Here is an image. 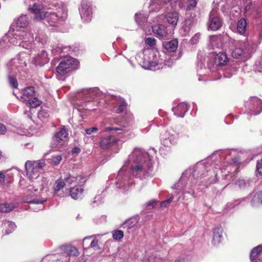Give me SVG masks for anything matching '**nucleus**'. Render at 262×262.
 Wrapping results in <instances>:
<instances>
[{
  "label": "nucleus",
  "mask_w": 262,
  "mask_h": 262,
  "mask_svg": "<svg viewBox=\"0 0 262 262\" xmlns=\"http://www.w3.org/2000/svg\"><path fill=\"white\" fill-rule=\"evenodd\" d=\"M239 160L237 152L234 149L216 151L208 158L206 162H198L194 168L185 170L173 188L194 196L193 184L195 183V177H198L200 174V179H204L203 181H206L204 185L207 187L216 182L219 171L224 173L223 176L227 179L232 164Z\"/></svg>",
  "instance_id": "f257e3e1"
},
{
  "label": "nucleus",
  "mask_w": 262,
  "mask_h": 262,
  "mask_svg": "<svg viewBox=\"0 0 262 262\" xmlns=\"http://www.w3.org/2000/svg\"><path fill=\"white\" fill-rule=\"evenodd\" d=\"M150 160L147 152L135 148L118 172L116 182L118 188L127 190L134 184L132 176L140 178L145 176L150 168Z\"/></svg>",
  "instance_id": "f03ea898"
},
{
  "label": "nucleus",
  "mask_w": 262,
  "mask_h": 262,
  "mask_svg": "<svg viewBox=\"0 0 262 262\" xmlns=\"http://www.w3.org/2000/svg\"><path fill=\"white\" fill-rule=\"evenodd\" d=\"M14 46L21 47L26 49L27 53L20 52L16 57L12 58L8 64V68L12 74L19 73L25 76L27 68L26 61L29 59V55L34 45L33 34L27 32L26 30L17 29L11 37L9 33L8 36H4L0 40V47L3 48L9 46L8 43Z\"/></svg>",
  "instance_id": "7ed1b4c3"
},
{
  "label": "nucleus",
  "mask_w": 262,
  "mask_h": 262,
  "mask_svg": "<svg viewBox=\"0 0 262 262\" xmlns=\"http://www.w3.org/2000/svg\"><path fill=\"white\" fill-rule=\"evenodd\" d=\"M46 164L43 160L27 161L25 163L27 175L30 179V183H27L25 180L22 179L19 181V185L23 189H26L27 195L30 199L27 202L30 204H42L47 200L44 196L45 186L42 183V178L39 176L43 170Z\"/></svg>",
  "instance_id": "20e7f679"
},
{
  "label": "nucleus",
  "mask_w": 262,
  "mask_h": 262,
  "mask_svg": "<svg viewBox=\"0 0 262 262\" xmlns=\"http://www.w3.org/2000/svg\"><path fill=\"white\" fill-rule=\"evenodd\" d=\"M79 97L81 98L80 106L85 110L91 111L95 110L94 106H97L100 102L98 100L104 99V101L106 102L110 98L111 102L110 104H114L116 103L118 105L114 107V111L117 113H121L126 110V103L120 98L116 96L105 95L100 90L97 88H91L89 89L83 90L81 93L79 94Z\"/></svg>",
  "instance_id": "39448f33"
},
{
  "label": "nucleus",
  "mask_w": 262,
  "mask_h": 262,
  "mask_svg": "<svg viewBox=\"0 0 262 262\" xmlns=\"http://www.w3.org/2000/svg\"><path fill=\"white\" fill-rule=\"evenodd\" d=\"M79 61L71 57H65L56 68V77L59 80H64L66 77L73 71L77 69Z\"/></svg>",
  "instance_id": "423d86ee"
},
{
  "label": "nucleus",
  "mask_w": 262,
  "mask_h": 262,
  "mask_svg": "<svg viewBox=\"0 0 262 262\" xmlns=\"http://www.w3.org/2000/svg\"><path fill=\"white\" fill-rule=\"evenodd\" d=\"M254 50V45L249 40L239 41L236 43L231 55L234 58L246 60L251 56Z\"/></svg>",
  "instance_id": "0eeeda50"
},
{
  "label": "nucleus",
  "mask_w": 262,
  "mask_h": 262,
  "mask_svg": "<svg viewBox=\"0 0 262 262\" xmlns=\"http://www.w3.org/2000/svg\"><path fill=\"white\" fill-rule=\"evenodd\" d=\"M67 16L66 11H58V13L42 12L36 17V21H42L47 26L57 27L60 20H64Z\"/></svg>",
  "instance_id": "6e6552de"
},
{
  "label": "nucleus",
  "mask_w": 262,
  "mask_h": 262,
  "mask_svg": "<svg viewBox=\"0 0 262 262\" xmlns=\"http://www.w3.org/2000/svg\"><path fill=\"white\" fill-rule=\"evenodd\" d=\"M21 101L30 108H35L39 106L41 101L35 97L34 88L29 86L22 91Z\"/></svg>",
  "instance_id": "1a4fd4ad"
},
{
  "label": "nucleus",
  "mask_w": 262,
  "mask_h": 262,
  "mask_svg": "<svg viewBox=\"0 0 262 262\" xmlns=\"http://www.w3.org/2000/svg\"><path fill=\"white\" fill-rule=\"evenodd\" d=\"M162 143L165 146L174 145L177 143L178 135L172 129L165 130L162 133L160 137Z\"/></svg>",
  "instance_id": "9d476101"
},
{
  "label": "nucleus",
  "mask_w": 262,
  "mask_h": 262,
  "mask_svg": "<svg viewBox=\"0 0 262 262\" xmlns=\"http://www.w3.org/2000/svg\"><path fill=\"white\" fill-rule=\"evenodd\" d=\"M68 135V133L65 129H60L56 133L55 136L52 138L51 147L53 148H59L67 141Z\"/></svg>",
  "instance_id": "9b49d317"
},
{
  "label": "nucleus",
  "mask_w": 262,
  "mask_h": 262,
  "mask_svg": "<svg viewBox=\"0 0 262 262\" xmlns=\"http://www.w3.org/2000/svg\"><path fill=\"white\" fill-rule=\"evenodd\" d=\"M79 13L83 21H90L92 17L91 3L85 0H83L81 2V8L79 9Z\"/></svg>",
  "instance_id": "f8f14e48"
},
{
  "label": "nucleus",
  "mask_w": 262,
  "mask_h": 262,
  "mask_svg": "<svg viewBox=\"0 0 262 262\" xmlns=\"http://www.w3.org/2000/svg\"><path fill=\"white\" fill-rule=\"evenodd\" d=\"M208 27L212 30H219L222 26V20L219 16L216 9L213 8L209 14Z\"/></svg>",
  "instance_id": "ddd939ff"
},
{
  "label": "nucleus",
  "mask_w": 262,
  "mask_h": 262,
  "mask_svg": "<svg viewBox=\"0 0 262 262\" xmlns=\"http://www.w3.org/2000/svg\"><path fill=\"white\" fill-rule=\"evenodd\" d=\"M152 56L153 59L150 57L149 59H144V62H147L150 69L154 70H158L162 69V60L159 58V53L158 52L151 51L149 53Z\"/></svg>",
  "instance_id": "4468645a"
},
{
  "label": "nucleus",
  "mask_w": 262,
  "mask_h": 262,
  "mask_svg": "<svg viewBox=\"0 0 262 262\" xmlns=\"http://www.w3.org/2000/svg\"><path fill=\"white\" fill-rule=\"evenodd\" d=\"M250 113L251 115H256L262 111L261 100L256 97H252L250 99Z\"/></svg>",
  "instance_id": "2eb2a0df"
},
{
  "label": "nucleus",
  "mask_w": 262,
  "mask_h": 262,
  "mask_svg": "<svg viewBox=\"0 0 262 262\" xmlns=\"http://www.w3.org/2000/svg\"><path fill=\"white\" fill-rule=\"evenodd\" d=\"M49 61L47 52L42 50L39 51L33 59V63L36 66L41 67L47 63Z\"/></svg>",
  "instance_id": "dca6fc26"
},
{
  "label": "nucleus",
  "mask_w": 262,
  "mask_h": 262,
  "mask_svg": "<svg viewBox=\"0 0 262 262\" xmlns=\"http://www.w3.org/2000/svg\"><path fill=\"white\" fill-rule=\"evenodd\" d=\"M223 45V37L222 35H213L209 36L208 48L209 50L215 48L220 49Z\"/></svg>",
  "instance_id": "f3484780"
},
{
  "label": "nucleus",
  "mask_w": 262,
  "mask_h": 262,
  "mask_svg": "<svg viewBox=\"0 0 262 262\" xmlns=\"http://www.w3.org/2000/svg\"><path fill=\"white\" fill-rule=\"evenodd\" d=\"M63 180L65 183H66L71 185L74 182L79 183H84L86 181V177H83L80 174L76 177L74 174L66 173Z\"/></svg>",
  "instance_id": "a211bd4d"
},
{
  "label": "nucleus",
  "mask_w": 262,
  "mask_h": 262,
  "mask_svg": "<svg viewBox=\"0 0 262 262\" xmlns=\"http://www.w3.org/2000/svg\"><path fill=\"white\" fill-rule=\"evenodd\" d=\"M108 123L111 124L112 126L105 127V130L106 132L114 131L115 132L121 130H126L125 128L129 126L131 123L130 122H128L126 123L125 125H118L117 124V121L115 119H113L112 120L109 121Z\"/></svg>",
  "instance_id": "6ab92c4d"
},
{
  "label": "nucleus",
  "mask_w": 262,
  "mask_h": 262,
  "mask_svg": "<svg viewBox=\"0 0 262 262\" xmlns=\"http://www.w3.org/2000/svg\"><path fill=\"white\" fill-rule=\"evenodd\" d=\"M155 35L160 39H163L167 35V30L166 27L162 24H158L152 27Z\"/></svg>",
  "instance_id": "aec40b11"
},
{
  "label": "nucleus",
  "mask_w": 262,
  "mask_h": 262,
  "mask_svg": "<svg viewBox=\"0 0 262 262\" xmlns=\"http://www.w3.org/2000/svg\"><path fill=\"white\" fill-rule=\"evenodd\" d=\"M117 142V139L113 136H107L101 138L100 146L102 149H107Z\"/></svg>",
  "instance_id": "412c9836"
},
{
  "label": "nucleus",
  "mask_w": 262,
  "mask_h": 262,
  "mask_svg": "<svg viewBox=\"0 0 262 262\" xmlns=\"http://www.w3.org/2000/svg\"><path fill=\"white\" fill-rule=\"evenodd\" d=\"M188 110V105L184 102L179 104L176 107L172 108L174 115L181 118L185 116Z\"/></svg>",
  "instance_id": "4be33fe9"
},
{
  "label": "nucleus",
  "mask_w": 262,
  "mask_h": 262,
  "mask_svg": "<svg viewBox=\"0 0 262 262\" xmlns=\"http://www.w3.org/2000/svg\"><path fill=\"white\" fill-rule=\"evenodd\" d=\"M251 205L258 207L262 205V191H254L251 194Z\"/></svg>",
  "instance_id": "5701e85b"
},
{
  "label": "nucleus",
  "mask_w": 262,
  "mask_h": 262,
  "mask_svg": "<svg viewBox=\"0 0 262 262\" xmlns=\"http://www.w3.org/2000/svg\"><path fill=\"white\" fill-rule=\"evenodd\" d=\"M63 253L68 256H78L79 252L77 249L71 245H63L61 247Z\"/></svg>",
  "instance_id": "b1692460"
},
{
  "label": "nucleus",
  "mask_w": 262,
  "mask_h": 262,
  "mask_svg": "<svg viewBox=\"0 0 262 262\" xmlns=\"http://www.w3.org/2000/svg\"><path fill=\"white\" fill-rule=\"evenodd\" d=\"M83 189L80 186H75L71 188L70 194L74 200L81 199L83 197Z\"/></svg>",
  "instance_id": "393cba45"
},
{
  "label": "nucleus",
  "mask_w": 262,
  "mask_h": 262,
  "mask_svg": "<svg viewBox=\"0 0 262 262\" xmlns=\"http://www.w3.org/2000/svg\"><path fill=\"white\" fill-rule=\"evenodd\" d=\"M223 228L221 227H216L213 231L212 243L216 245L220 243L223 238Z\"/></svg>",
  "instance_id": "a878e982"
},
{
  "label": "nucleus",
  "mask_w": 262,
  "mask_h": 262,
  "mask_svg": "<svg viewBox=\"0 0 262 262\" xmlns=\"http://www.w3.org/2000/svg\"><path fill=\"white\" fill-rule=\"evenodd\" d=\"M139 218L138 216H134L129 219L125 220L121 225V227L123 228L127 229L134 227L139 222Z\"/></svg>",
  "instance_id": "bb28decb"
},
{
  "label": "nucleus",
  "mask_w": 262,
  "mask_h": 262,
  "mask_svg": "<svg viewBox=\"0 0 262 262\" xmlns=\"http://www.w3.org/2000/svg\"><path fill=\"white\" fill-rule=\"evenodd\" d=\"M29 23L28 17L25 14H21L15 20L16 27L19 28H25L28 26Z\"/></svg>",
  "instance_id": "cd10ccee"
},
{
  "label": "nucleus",
  "mask_w": 262,
  "mask_h": 262,
  "mask_svg": "<svg viewBox=\"0 0 262 262\" xmlns=\"http://www.w3.org/2000/svg\"><path fill=\"white\" fill-rule=\"evenodd\" d=\"M165 18L169 24L174 27L177 25L179 19V14L176 12H169L166 14Z\"/></svg>",
  "instance_id": "c85d7f7f"
},
{
  "label": "nucleus",
  "mask_w": 262,
  "mask_h": 262,
  "mask_svg": "<svg viewBox=\"0 0 262 262\" xmlns=\"http://www.w3.org/2000/svg\"><path fill=\"white\" fill-rule=\"evenodd\" d=\"M213 58L220 67L225 65L228 61L227 55L224 52H220Z\"/></svg>",
  "instance_id": "c756f323"
},
{
  "label": "nucleus",
  "mask_w": 262,
  "mask_h": 262,
  "mask_svg": "<svg viewBox=\"0 0 262 262\" xmlns=\"http://www.w3.org/2000/svg\"><path fill=\"white\" fill-rule=\"evenodd\" d=\"M238 65L235 63L231 66H228L225 69L224 75L225 77L229 78L234 75L239 69Z\"/></svg>",
  "instance_id": "7c9ffc66"
},
{
  "label": "nucleus",
  "mask_w": 262,
  "mask_h": 262,
  "mask_svg": "<svg viewBox=\"0 0 262 262\" xmlns=\"http://www.w3.org/2000/svg\"><path fill=\"white\" fill-rule=\"evenodd\" d=\"M166 4L167 3L164 2L163 1L152 0L149 6V10L150 11H158L162 8V6Z\"/></svg>",
  "instance_id": "2f4dec72"
},
{
  "label": "nucleus",
  "mask_w": 262,
  "mask_h": 262,
  "mask_svg": "<svg viewBox=\"0 0 262 262\" xmlns=\"http://www.w3.org/2000/svg\"><path fill=\"white\" fill-rule=\"evenodd\" d=\"M178 41L175 39L163 43V46L168 52L175 51L178 48Z\"/></svg>",
  "instance_id": "473e14b6"
},
{
  "label": "nucleus",
  "mask_w": 262,
  "mask_h": 262,
  "mask_svg": "<svg viewBox=\"0 0 262 262\" xmlns=\"http://www.w3.org/2000/svg\"><path fill=\"white\" fill-rule=\"evenodd\" d=\"M262 252V245H258L252 249L250 254L251 262L255 261L257 256Z\"/></svg>",
  "instance_id": "72a5a7b5"
},
{
  "label": "nucleus",
  "mask_w": 262,
  "mask_h": 262,
  "mask_svg": "<svg viewBox=\"0 0 262 262\" xmlns=\"http://www.w3.org/2000/svg\"><path fill=\"white\" fill-rule=\"evenodd\" d=\"M135 20L139 26H143L147 22V14L139 13L135 14Z\"/></svg>",
  "instance_id": "f704fd0d"
},
{
  "label": "nucleus",
  "mask_w": 262,
  "mask_h": 262,
  "mask_svg": "<svg viewBox=\"0 0 262 262\" xmlns=\"http://www.w3.org/2000/svg\"><path fill=\"white\" fill-rule=\"evenodd\" d=\"M207 69L205 67V64L204 62L202 61H199L197 63V73L198 75L199 76V80H201V79L200 78L201 76L203 75H205L207 73Z\"/></svg>",
  "instance_id": "c9c22d12"
},
{
  "label": "nucleus",
  "mask_w": 262,
  "mask_h": 262,
  "mask_svg": "<svg viewBox=\"0 0 262 262\" xmlns=\"http://www.w3.org/2000/svg\"><path fill=\"white\" fill-rule=\"evenodd\" d=\"M244 6V12L245 14H251L254 10V7L251 0H242Z\"/></svg>",
  "instance_id": "e433bc0d"
},
{
  "label": "nucleus",
  "mask_w": 262,
  "mask_h": 262,
  "mask_svg": "<svg viewBox=\"0 0 262 262\" xmlns=\"http://www.w3.org/2000/svg\"><path fill=\"white\" fill-rule=\"evenodd\" d=\"M207 69L211 72H214L219 70L220 66L216 63L213 57L210 58L207 62Z\"/></svg>",
  "instance_id": "4c0bfd02"
},
{
  "label": "nucleus",
  "mask_w": 262,
  "mask_h": 262,
  "mask_svg": "<svg viewBox=\"0 0 262 262\" xmlns=\"http://www.w3.org/2000/svg\"><path fill=\"white\" fill-rule=\"evenodd\" d=\"M3 226L5 228L6 233L8 234L12 232L16 227L15 223L9 221H5L3 224Z\"/></svg>",
  "instance_id": "58836bf2"
},
{
  "label": "nucleus",
  "mask_w": 262,
  "mask_h": 262,
  "mask_svg": "<svg viewBox=\"0 0 262 262\" xmlns=\"http://www.w3.org/2000/svg\"><path fill=\"white\" fill-rule=\"evenodd\" d=\"M247 22L245 18L240 19L237 23V30L240 34H243L246 31Z\"/></svg>",
  "instance_id": "ea45409f"
},
{
  "label": "nucleus",
  "mask_w": 262,
  "mask_h": 262,
  "mask_svg": "<svg viewBox=\"0 0 262 262\" xmlns=\"http://www.w3.org/2000/svg\"><path fill=\"white\" fill-rule=\"evenodd\" d=\"M13 204L3 203L0 204V212L8 213L12 211L15 208Z\"/></svg>",
  "instance_id": "a19ab883"
},
{
  "label": "nucleus",
  "mask_w": 262,
  "mask_h": 262,
  "mask_svg": "<svg viewBox=\"0 0 262 262\" xmlns=\"http://www.w3.org/2000/svg\"><path fill=\"white\" fill-rule=\"evenodd\" d=\"M29 10L31 12L34 13L35 15L34 16V19L36 20V17L37 15H40V14L42 12H45L41 10V6L39 4L34 3L32 7L29 8Z\"/></svg>",
  "instance_id": "79ce46f5"
},
{
  "label": "nucleus",
  "mask_w": 262,
  "mask_h": 262,
  "mask_svg": "<svg viewBox=\"0 0 262 262\" xmlns=\"http://www.w3.org/2000/svg\"><path fill=\"white\" fill-rule=\"evenodd\" d=\"M227 1V0H214L213 4L214 5L217 4L219 6L221 7L222 11H224V10H228L230 8L228 4L225 3Z\"/></svg>",
  "instance_id": "37998d69"
},
{
  "label": "nucleus",
  "mask_w": 262,
  "mask_h": 262,
  "mask_svg": "<svg viewBox=\"0 0 262 262\" xmlns=\"http://www.w3.org/2000/svg\"><path fill=\"white\" fill-rule=\"evenodd\" d=\"M66 183L61 178H59L55 182L54 185V189L55 191H58L63 188Z\"/></svg>",
  "instance_id": "c03bdc74"
},
{
  "label": "nucleus",
  "mask_w": 262,
  "mask_h": 262,
  "mask_svg": "<svg viewBox=\"0 0 262 262\" xmlns=\"http://www.w3.org/2000/svg\"><path fill=\"white\" fill-rule=\"evenodd\" d=\"M113 237L116 241H120L124 236V233L122 230H116L113 232Z\"/></svg>",
  "instance_id": "a18cd8bd"
},
{
  "label": "nucleus",
  "mask_w": 262,
  "mask_h": 262,
  "mask_svg": "<svg viewBox=\"0 0 262 262\" xmlns=\"http://www.w3.org/2000/svg\"><path fill=\"white\" fill-rule=\"evenodd\" d=\"M6 172L7 171H0V185L1 186L6 185L8 183L7 179L8 175L6 174Z\"/></svg>",
  "instance_id": "49530a36"
},
{
  "label": "nucleus",
  "mask_w": 262,
  "mask_h": 262,
  "mask_svg": "<svg viewBox=\"0 0 262 262\" xmlns=\"http://www.w3.org/2000/svg\"><path fill=\"white\" fill-rule=\"evenodd\" d=\"M62 157L60 155L52 156L50 159V163L54 166H57L60 163Z\"/></svg>",
  "instance_id": "de8ad7c7"
},
{
  "label": "nucleus",
  "mask_w": 262,
  "mask_h": 262,
  "mask_svg": "<svg viewBox=\"0 0 262 262\" xmlns=\"http://www.w3.org/2000/svg\"><path fill=\"white\" fill-rule=\"evenodd\" d=\"M8 82L10 85L13 89H16L18 87V82L15 77L12 75L8 76Z\"/></svg>",
  "instance_id": "09e8293b"
},
{
  "label": "nucleus",
  "mask_w": 262,
  "mask_h": 262,
  "mask_svg": "<svg viewBox=\"0 0 262 262\" xmlns=\"http://www.w3.org/2000/svg\"><path fill=\"white\" fill-rule=\"evenodd\" d=\"M198 2V0H187L186 3V6L188 10H192L196 6Z\"/></svg>",
  "instance_id": "8fccbe9b"
},
{
  "label": "nucleus",
  "mask_w": 262,
  "mask_h": 262,
  "mask_svg": "<svg viewBox=\"0 0 262 262\" xmlns=\"http://www.w3.org/2000/svg\"><path fill=\"white\" fill-rule=\"evenodd\" d=\"M89 247L93 248L95 250L100 249V248L98 245V239L95 238L93 241H92L90 242V245L88 247V248Z\"/></svg>",
  "instance_id": "3c124183"
},
{
  "label": "nucleus",
  "mask_w": 262,
  "mask_h": 262,
  "mask_svg": "<svg viewBox=\"0 0 262 262\" xmlns=\"http://www.w3.org/2000/svg\"><path fill=\"white\" fill-rule=\"evenodd\" d=\"M102 235H103V234H98L93 235L92 236H90L86 237L84 238L83 241V248H84L85 246H86L87 245H88L89 244L90 240L91 239V238L92 237H100V236H101Z\"/></svg>",
  "instance_id": "603ef678"
},
{
  "label": "nucleus",
  "mask_w": 262,
  "mask_h": 262,
  "mask_svg": "<svg viewBox=\"0 0 262 262\" xmlns=\"http://www.w3.org/2000/svg\"><path fill=\"white\" fill-rule=\"evenodd\" d=\"M235 184L237 185L239 188H243L246 186L247 184L244 179L239 178L236 180Z\"/></svg>",
  "instance_id": "864d4df0"
},
{
  "label": "nucleus",
  "mask_w": 262,
  "mask_h": 262,
  "mask_svg": "<svg viewBox=\"0 0 262 262\" xmlns=\"http://www.w3.org/2000/svg\"><path fill=\"white\" fill-rule=\"evenodd\" d=\"M145 42L146 45L151 47L155 45L156 40L152 37H147L145 39Z\"/></svg>",
  "instance_id": "5fc2aeb1"
},
{
  "label": "nucleus",
  "mask_w": 262,
  "mask_h": 262,
  "mask_svg": "<svg viewBox=\"0 0 262 262\" xmlns=\"http://www.w3.org/2000/svg\"><path fill=\"white\" fill-rule=\"evenodd\" d=\"M255 70L256 72H262V58L255 63Z\"/></svg>",
  "instance_id": "6e6d98bb"
},
{
  "label": "nucleus",
  "mask_w": 262,
  "mask_h": 262,
  "mask_svg": "<svg viewBox=\"0 0 262 262\" xmlns=\"http://www.w3.org/2000/svg\"><path fill=\"white\" fill-rule=\"evenodd\" d=\"M200 36H201V35L199 33L195 34L191 38V39L190 40L191 43L193 44V45L197 43L200 39Z\"/></svg>",
  "instance_id": "4d7b16f0"
},
{
  "label": "nucleus",
  "mask_w": 262,
  "mask_h": 262,
  "mask_svg": "<svg viewBox=\"0 0 262 262\" xmlns=\"http://www.w3.org/2000/svg\"><path fill=\"white\" fill-rule=\"evenodd\" d=\"M98 128L96 127H92L85 129V133L88 135H91L97 133Z\"/></svg>",
  "instance_id": "13d9d810"
},
{
  "label": "nucleus",
  "mask_w": 262,
  "mask_h": 262,
  "mask_svg": "<svg viewBox=\"0 0 262 262\" xmlns=\"http://www.w3.org/2000/svg\"><path fill=\"white\" fill-rule=\"evenodd\" d=\"M173 200V196H171L168 199L162 201L161 202V206L162 207H166L168 205H169Z\"/></svg>",
  "instance_id": "bf43d9fd"
},
{
  "label": "nucleus",
  "mask_w": 262,
  "mask_h": 262,
  "mask_svg": "<svg viewBox=\"0 0 262 262\" xmlns=\"http://www.w3.org/2000/svg\"><path fill=\"white\" fill-rule=\"evenodd\" d=\"M158 203V202L155 201V200H151V201H150L146 203V207L148 208V209H151V208H153L154 207H155L157 203Z\"/></svg>",
  "instance_id": "052dcab7"
},
{
  "label": "nucleus",
  "mask_w": 262,
  "mask_h": 262,
  "mask_svg": "<svg viewBox=\"0 0 262 262\" xmlns=\"http://www.w3.org/2000/svg\"><path fill=\"white\" fill-rule=\"evenodd\" d=\"M256 170L259 174L262 175V159L257 161L256 165Z\"/></svg>",
  "instance_id": "680f3d73"
},
{
  "label": "nucleus",
  "mask_w": 262,
  "mask_h": 262,
  "mask_svg": "<svg viewBox=\"0 0 262 262\" xmlns=\"http://www.w3.org/2000/svg\"><path fill=\"white\" fill-rule=\"evenodd\" d=\"M188 24V22L186 21L185 23V24L182 27V29L184 31V35H186L188 34L189 32L190 31V28L189 26H188L187 25Z\"/></svg>",
  "instance_id": "e2e57ef3"
},
{
  "label": "nucleus",
  "mask_w": 262,
  "mask_h": 262,
  "mask_svg": "<svg viewBox=\"0 0 262 262\" xmlns=\"http://www.w3.org/2000/svg\"><path fill=\"white\" fill-rule=\"evenodd\" d=\"M7 132L6 126L2 123H0V135H4Z\"/></svg>",
  "instance_id": "0e129e2a"
},
{
  "label": "nucleus",
  "mask_w": 262,
  "mask_h": 262,
  "mask_svg": "<svg viewBox=\"0 0 262 262\" xmlns=\"http://www.w3.org/2000/svg\"><path fill=\"white\" fill-rule=\"evenodd\" d=\"M79 149L78 148H75L74 150H73V152H78Z\"/></svg>",
  "instance_id": "69168bd1"
},
{
  "label": "nucleus",
  "mask_w": 262,
  "mask_h": 262,
  "mask_svg": "<svg viewBox=\"0 0 262 262\" xmlns=\"http://www.w3.org/2000/svg\"><path fill=\"white\" fill-rule=\"evenodd\" d=\"M37 41L40 42L42 45H43L46 42L45 40L41 41L39 39H38Z\"/></svg>",
  "instance_id": "338daca9"
},
{
  "label": "nucleus",
  "mask_w": 262,
  "mask_h": 262,
  "mask_svg": "<svg viewBox=\"0 0 262 262\" xmlns=\"http://www.w3.org/2000/svg\"><path fill=\"white\" fill-rule=\"evenodd\" d=\"M42 112L41 111H40L38 113V115H39V117H41L42 116Z\"/></svg>",
  "instance_id": "774afa93"
}]
</instances>
